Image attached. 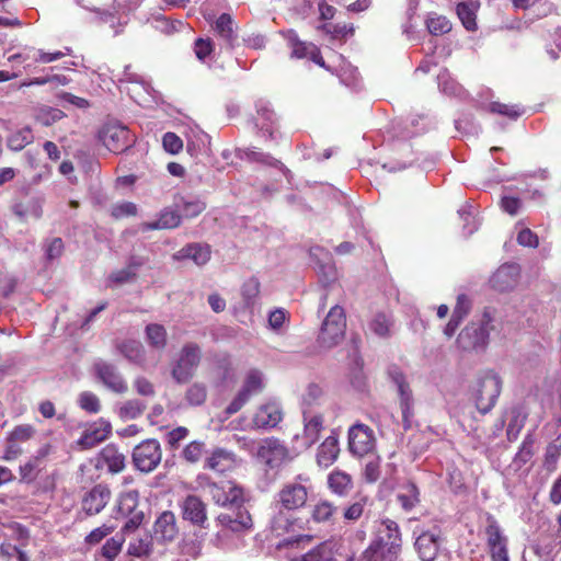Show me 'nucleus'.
I'll use <instances>...</instances> for the list:
<instances>
[{
	"instance_id": "1",
	"label": "nucleus",
	"mask_w": 561,
	"mask_h": 561,
	"mask_svg": "<svg viewBox=\"0 0 561 561\" xmlns=\"http://www.w3.org/2000/svg\"><path fill=\"white\" fill-rule=\"evenodd\" d=\"M493 317L485 310L480 319L470 321L458 334L456 346L460 352L471 353L484 351L489 344Z\"/></svg>"
},
{
	"instance_id": "2",
	"label": "nucleus",
	"mask_w": 561,
	"mask_h": 561,
	"mask_svg": "<svg viewBox=\"0 0 561 561\" xmlns=\"http://www.w3.org/2000/svg\"><path fill=\"white\" fill-rule=\"evenodd\" d=\"M502 379L493 370L481 374L471 387L470 397L481 414L489 413L502 391Z\"/></svg>"
},
{
	"instance_id": "3",
	"label": "nucleus",
	"mask_w": 561,
	"mask_h": 561,
	"mask_svg": "<svg viewBox=\"0 0 561 561\" xmlns=\"http://www.w3.org/2000/svg\"><path fill=\"white\" fill-rule=\"evenodd\" d=\"M346 330L344 309L335 305L324 318L318 335V344L323 350H330L342 342Z\"/></svg>"
},
{
	"instance_id": "4",
	"label": "nucleus",
	"mask_w": 561,
	"mask_h": 561,
	"mask_svg": "<svg viewBox=\"0 0 561 561\" xmlns=\"http://www.w3.org/2000/svg\"><path fill=\"white\" fill-rule=\"evenodd\" d=\"M202 359L201 347L196 343H186L180 350L178 357L172 364L171 376L178 383L190 381Z\"/></svg>"
},
{
	"instance_id": "5",
	"label": "nucleus",
	"mask_w": 561,
	"mask_h": 561,
	"mask_svg": "<svg viewBox=\"0 0 561 561\" xmlns=\"http://www.w3.org/2000/svg\"><path fill=\"white\" fill-rule=\"evenodd\" d=\"M388 379L397 387L399 394L400 409L402 413L403 428L407 431L411 427V421L414 415V400L412 390L403 370L396 364L387 367Z\"/></svg>"
},
{
	"instance_id": "6",
	"label": "nucleus",
	"mask_w": 561,
	"mask_h": 561,
	"mask_svg": "<svg viewBox=\"0 0 561 561\" xmlns=\"http://www.w3.org/2000/svg\"><path fill=\"white\" fill-rule=\"evenodd\" d=\"M206 483H199L201 486L206 488L208 494L214 502L220 506L239 505L244 500V491L242 488L234 484L232 481H225L220 484L210 482L207 479Z\"/></svg>"
},
{
	"instance_id": "7",
	"label": "nucleus",
	"mask_w": 561,
	"mask_h": 561,
	"mask_svg": "<svg viewBox=\"0 0 561 561\" xmlns=\"http://www.w3.org/2000/svg\"><path fill=\"white\" fill-rule=\"evenodd\" d=\"M99 138L114 153L123 152L133 144L128 128L117 123L105 124L99 131Z\"/></svg>"
},
{
	"instance_id": "8",
	"label": "nucleus",
	"mask_w": 561,
	"mask_h": 561,
	"mask_svg": "<svg viewBox=\"0 0 561 561\" xmlns=\"http://www.w3.org/2000/svg\"><path fill=\"white\" fill-rule=\"evenodd\" d=\"M374 431L366 424L356 423L348 430V448L353 455L364 457L375 449Z\"/></svg>"
},
{
	"instance_id": "9",
	"label": "nucleus",
	"mask_w": 561,
	"mask_h": 561,
	"mask_svg": "<svg viewBox=\"0 0 561 561\" xmlns=\"http://www.w3.org/2000/svg\"><path fill=\"white\" fill-rule=\"evenodd\" d=\"M133 461L136 468L142 472H150L161 461L160 444L156 439H147L137 445L133 453Z\"/></svg>"
},
{
	"instance_id": "10",
	"label": "nucleus",
	"mask_w": 561,
	"mask_h": 561,
	"mask_svg": "<svg viewBox=\"0 0 561 561\" xmlns=\"http://www.w3.org/2000/svg\"><path fill=\"white\" fill-rule=\"evenodd\" d=\"M94 371L108 390L116 393H125L127 391V382L114 365L99 360L94 364Z\"/></svg>"
},
{
	"instance_id": "11",
	"label": "nucleus",
	"mask_w": 561,
	"mask_h": 561,
	"mask_svg": "<svg viewBox=\"0 0 561 561\" xmlns=\"http://www.w3.org/2000/svg\"><path fill=\"white\" fill-rule=\"evenodd\" d=\"M442 543L440 531L423 530L415 539L414 547L422 561H434Z\"/></svg>"
},
{
	"instance_id": "12",
	"label": "nucleus",
	"mask_w": 561,
	"mask_h": 561,
	"mask_svg": "<svg viewBox=\"0 0 561 561\" xmlns=\"http://www.w3.org/2000/svg\"><path fill=\"white\" fill-rule=\"evenodd\" d=\"M520 267L516 263L501 265L490 278L492 288L499 291H508L518 284Z\"/></svg>"
},
{
	"instance_id": "13",
	"label": "nucleus",
	"mask_w": 561,
	"mask_h": 561,
	"mask_svg": "<svg viewBox=\"0 0 561 561\" xmlns=\"http://www.w3.org/2000/svg\"><path fill=\"white\" fill-rule=\"evenodd\" d=\"M297 479L300 482H288L283 488V507L287 510L301 507L307 501V488L302 482H307L309 478L304 473H299Z\"/></svg>"
},
{
	"instance_id": "14",
	"label": "nucleus",
	"mask_w": 561,
	"mask_h": 561,
	"mask_svg": "<svg viewBox=\"0 0 561 561\" xmlns=\"http://www.w3.org/2000/svg\"><path fill=\"white\" fill-rule=\"evenodd\" d=\"M286 38L291 49V57L298 59L306 58L321 67H324V60L320 54L319 48L316 45L299 41L294 31H288L286 34Z\"/></svg>"
},
{
	"instance_id": "15",
	"label": "nucleus",
	"mask_w": 561,
	"mask_h": 561,
	"mask_svg": "<svg viewBox=\"0 0 561 561\" xmlns=\"http://www.w3.org/2000/svg\"><path fill=\"white\" fill-rule=\"evenodd\" d=\"M402 548L388 545L382 539L373 540L363 552L365 561H398Z\"/></svg>"
},
{
	"instance_id": "16",
	"label": "nucleus",
	"mask_w": 561,
	"mask_h": 561,
	"mask_svg": "<svg viewBox=\"0 0 561 561\" xmlns=\"http://www.w3.org/2000/svg\"><path fill=\"white\" fill-rule=\"evenodd\" d=\"M110 499V489L105 485L98 484L83 496L82 511L90 516L96 515L106 506Z\"/></svg>"
},
{
	"instance_id": "17",
	"label": "nucleus",
	"mask_w": 561,
	"mask_h": 561,
	"mask_svg": "<svg viewBox=\"0 0 561 561\" xmlns=\"http://www.w3.org/2000/svg\"><path fill=\"white\" fill-rule=\"evenodd\" d=\"M183 518L194 525L203 526L207 520L205 503L196 495H187L181 505Z\"/></svg>"
},
{
	"instance_id": "18",
	"label": "nucleus",
	"mask_w": 561,
	"mask_h": 561,
	"mask_svg": "<svg viewBox=\"0 0 561 561\" xmlns=\"http://www.w3.org/2000/svg\"><path fill=\"white\" fill-rule=\"evenodd\" d=\"M124 80L131 83L133 87L127 88V92L131 99L138 104H142L148 101V96H152V88L141 76L129 71V67H126L124 73Z\"/></svg>"
},
{
	"instance_id": "19",
	"label": "nucleus",
	"mask_w": 561,
	"mask_h": 561,
	"mask_svg": "<svg viewBox=\"0 0 561 561\" xmlns=\"http://www.w3.org/2000/svg\"><path fill=\"white\" fill-rule=\"evenodd\" d=\"M112 426L110 422L101 419L91 424L79 439V445L83 448H92L96 444L105 440L111 433Z\"/></svg>"
},
{
	"instance_id": "20",
	"label": "nucleus",
	"mask_w": 561,
	"mask_h": 561,
	"mask_svg": "<svg viewBox=\"0 0 561 561\" xmlns=\"http://www.w3.org/2000/svg\"><path fill=\"white\" fill-rule=\"evenodd\" d=\"M339 454V439L332 434L318 447L316 456L317 465L321 468H329L336 461Z\"/></svg>"
},
{
	"instance_id": "21",
	"label": "nucleus",
	"mask_w": 561,
	"mask_h": 561,
	"mask_svg": "<svg viewBox=\"0 0 561 561\" xmlns=\"http://www.w3.org/2000/svg\"><path fill=\"white\" fill-rule=\"evenodd\" d=\"M256 457L259 461L270 469H274L280 459V443L277 438L263 439L257 448Z\"/></svg>"
},
{
	"instance_id": "22",
	"label": "nucleus",
	"mask_w": 561,
	"mask_h": 561,
	"mask_svg": "<svg viewBox=\"0 0 561 561\" xmlns=\"http://www.w3.org/2000/svg\"><path fill=\"white\" fill-rule=\"evenodd\" d=\"M210 248L207 244L192 243L188 244L173 254V259L182 261L190 259L196 265H205L210 260Z\"/></svg>"
},
{
	"instance_id": "23",
	"label": "nucleus",
	"mask_w": 561,
	"mask_h": 561,
	"mask_svg": "<svg viewBox=\"0 0 561 561\" xmlns=\"http://www.w3.org/2000/svg\"><path fill=\"white\" fill-rule=\"evenodd\" d=\"M237 466L238 460L234 454L222 448L215 449L206 459V467L220 473L230 471Z\"/></svg>"
},
{
	"instance_id": "24",
	"label": "nucleus",
	"mask_w": 561,
	"mask_h": 561,
	"mask_svg": "<svg viewBox=\"0 0 561 561\" xmlns=\"http://www.w3.org/2000/svg\"><path fill=\"white\" fill-rule=\"evenodd\" d=\"M310 255L317 260L318 273L322 280L327 284L334 280L336 277V270L331 263L330 253L320 247H313L310 249Z\"/></svg>"
},
{
	"instance_id": "25",
	"label": "nucleus",
	"mask_w": 561,
	"mask_h": 561,
	"mask_svg": "<svg viewBox=\"0 0 561 561\" xmlns=\"http://www.w3.org/2000/svg\"><path fill=\"white\" fill-rule=\"evenodd\" d=\"M280 421V410L276 403L262 405L254 415L253 423L259 428L275 427Z\"/></svg>"
},
{
	"instance_id": "26",
	"label": "nucleus",
	"mask_w": 561,
	"mask_h": 561,
	"mask_svg": "<svg viewBox=\"0 0 561 561\" xmlns=\"http://www.w3.org/2000/svg\"><path fill=\"white\" fill-rule=\"evenodd\" d=\"M328 486L335 495L347 496L353 489V479L347 472L335 469L328 476Z\"/></svg>"
},
{
	"instance_id": "27",
	"label": "nucleus",
	"mask_w": 561,
	"mask_h": 561,
	"mask_svg": "<svg viewBox=\"0 0 561 561\" xmlns=\"http://www.w3.org/2000/svg\"><path fill=\"white\" fill-rule=\"evenodd\" d=\"M116 350L129 362L144 366L146 359V351L144 345L136 340H126L116 343Z\"/></svg>"
},
{
	"instance_id": "28",
	"label": "nucleus",
	"mask_w": 561,
	"mask_h": 561,
	"mask_svg": "<svg viewBox=\"0 0 561 561\" xmlns=\"http://www.w3.org/2000/svg\"><path fill=\"white\" fill-rule=\"evenodd\" d=\"M178 528L175 516L172 512H163L154 523V535L164 541H171L175 538Z\"/></svg>"
},
{
	"instance_id": "29",
	"label": "nucleus",
	"mask_w": 561,
	"mask_h": 561,
	"mask_svg": "<svg viewBox=\"0 0 561 561\" xmlns=\"http://www.w3.org/2000/svg\"><path fill=\"white\" fill-rule=\"evenodd\" d=\"M255 125L261 131L266 133L273 139V124L276 122V114L267 101H259L256 104Z\"/></svg>"
},
{
	"instance_id": "30",
	"label": "nucleus",
	"mask_w": 561,
	"mask_h": 561,
	"mask_svg": "<svg viewBox=\"0 0 561 561\" xmlns=\"http://www.w3.org/2000/svg\"><path fill=\"white\" fill-rule=\"evenodd\" d=\"M99 463L106 466L108 471L117 473L125 467V456L114 445H107L100 453Z\"/></svg>"
},
{
	"instance_id": "31",
	"label": "nucleus",
	"mask_w": 561,
	"mask_h": 561,
	"mask_svg": "<svg viewBox=\"0 0 561 561\" xmlns=\"http://www.w3.org/2000/svg\"><path fill=\"white\" fill-rule=\"evenodd\" d=\"M376 539H382V541L388 545L393 543V546L396 545L397 547L402 548V535L400 527L397 522L390 518H383L380 520Z\"/></svg>"
},
{
	"instance_id": "32",
	"label": "nucleus",
	"mask_w": 561,
	"mask_h": 561,
	"mask_svg": "<svg viewBox=\"0 0 561 561\" xmlns=\"http://www.w3.org/2000/svg\"><path fill=\"white\" fill-rule=\"evenodd\" d=\"M323 430V416L319 413H313L304 409V432L302 434L313 445L318 439L321 431Z\"/></svg>"
},
{
	"instance_id": "33",
	"label": "nucleus",
	"mask_w": 561,
	"mask_h": 561,
	"mask_svg": "<svg viewBox=\"0 0 561 561\" xmlns=\"http://www.w3.org/2000/svg\"><path fill=\"white\" fill-rule=\"evenodd\" d=\"M138 492L135 490L122 493L117 500L114 517L121 518L134 513H141L142 511L138 510Z\"/></svg>"
},
{
	"instance_id": "34",
	"label": "nucleus",
	"mask_w": 561,
	"mask_h": 561,
	"mask_svg": "<svg viewBox=\"0 0 561 561\" xmlns=\"http://www.w3.org/2000/svg\"><path fill=\"white\" fill-rule=\"evenodd\" d=\"M214 30L216 34L226 42L227 45L230 47L233 46V43L237 39V32L234 27V22L232 18L227 14L222 13L220 14L214 24Z\"/></svg>"
},
{
	"instance_id": "35",
	"label": "nucleus",
	"mask_w": 561,
	"mask_h": 561,
	"mask_svg": "<svg viewBox=\"0 0 561 561\" xmlns=\"http://www.w3.org/2000/svg\"><path fill=\"white\" fill-rule=\"evenodd\" d=\"M125 537L116 535L105 541L101 549L94 554V561H115L122 551Z\"/></svg>"
},
{
	"instance_id": "36",
	"label": "nucleus",
	"mask_w": 561,
	"mask_h": 561,
	"mask_svg": "<svg viewBox=\"0 0 561 561\" xmlns=\"http://www.w3.org/2000/svg\"><path fill=\"white\" fill-rule=\"evenodd\" d=\"M181 224V216L172 209H164L160 213L159 218L152 222L142 224L141 229L147 230H159V229H172L176 228Z\"/></svg>"
},
{
	"instance_id": "37",
	"label": "nucleus",
	"mask_w": 561,
	"mask_h": 561,
	"mask_svg": "<svg viewBox=\"0 0 561 561\" xmlns=\"http://www.w3.org/2000/svg\"><path fill=\"white\" fill-rule=\"evenodd\" d=\"M152 546V536L145 531L129 541L127 552L136 558L147 557L151 553Z\"/></svg>"
},
{
	"instance_id": "38",
	"label": "nucleus",
	"mask_w": 561,
	"mask_h": 561,
	"mask_svg": "<svg viewBox=\"0 0 561 561\" xmlns=\"http://www.w3.org/2000/svg\"><path fill=\"white\" fill-rule=\"evenodd\" d=\"M397 500L404 511H411L420 502V492L417 486L412 482L403 484L397 494Z\"/></svg>"
},
{
	"instance_id": "39",
	"label": "nucleus",
	"mask_w": 561,
	"mask_h": 561,
	"mask_svg": "<svg viewBox=\"0 0 561 561\" xmlns=\"http://www.w3.org/2000/svg\"><path fill=\"white\" fill-rule=\"evenodd\" d=\"M12 210L21 219H39L43 214L42 202L38 198H31L24 203H16L13 205Z\"/></svg>"
},
{
	"instance_id": "40",
	"label": "nucleus",
	"mask_w": 561,
	"mask_h": 561,
	"mask_svg": "<svg viewBox=\"0 0 561 561\" xmlns=\"http://www.w3.org/2000/svg\"><path fill=\"white\" fill-rule=\"evenodd\" d=\"M147 343L157 351H163L167 346V330L163 325L151 323L145 330Z\"/></svg>"
},
{
	"instance_id": "41",
	"label": "nucleus",
	"mask_w": 561,
	"mask_h": 561,
	"mask_svg": "<svg viewBox=\"0 0 561 561\" xmlns=\"http://www.w3.org/2000/svg\"><path fill=\"white\" fill-rule=\"evenodd\" d=\"M264 388L263 374L256 369L250 370L243 381V386L240 389L245 398L250 399L253 394L261 392Z\"/></svg>"
},
{
	"instance_id": "42",
	"label": "nucleus",
	"mask_w": 561,
	"mask_h": 561,
	"mask_svg": "<svg viewBox=\"0 0 561 561\" xmlns=\"http://www.w3.org/2000/svg\"><path fill=\"white\" fill-rule=\"evenodd\" d=\"M392 319L386 313L375 314L368 323V330L378 337L387 339L391 335Z\"/></svg>"
},
{
	"instance_id": "43",
	"label": "nucleus",
	"mask_w": 561,
	"mask_h": 561,
	"mask_svg": "<svg viewBox=\"0 0 561 561\" xmlns=\"http://www.w3.org/2000/svg\"><path fill=\"white\" fill-rule=\"evenodd\" d=\"M336 514L337 507L332 502L328 500H320L314 504L311 517L316 523H330L333 522Z\"/></svg>"
},
{
	"instance_id": "44",
	"label": "nucleus",
	"mask_w": 561,
	"mask_h": 561,
	"mask_svg": "<svg viewBox=\"0 0 561 561\" xmlns=\"http://www.w3.org/2000/svg\"><path fill=\"white\" fill-rule=\"evenodd\" d=\"M485 538L488 548L501 543L502 541H508L507 537L504 535L500 524L495 519V517L491 514H486L485 517Z\"/></svg>"
},
{
	"instance_id": "45",
	"label": "nucleus",
	"mask_w": 561,
	"mask_h": 561,
	"mask_svg": "<svg viewBox=\"0 0 561 561\" xmlns=\"http://www.w3.org/2000/svg\"><path fill=\"white\" fill-rule=\"evenodd\" d=\"M218 522L232 531H241L252 527V519L248 513H240L237 518H232L229 514H221L218 516Z\"/></svg>"
},
{
	"instance_id": "46",
	"label": "nucleus",
	"mask_w": 561,
	"mask_h": 561,
	"mask_svg": "<svg viewBox=\"0 0 561 561\" xmlns=\"http://www.w3.org/2000/svg\"><path fill=\"white\" fill-rule=\"evenodd\" d=\"M312 444L304 434H294L290 446L283 447V462L285 459H293L302 451L307 450Z\"/></svg>"
},
{
	"instance_id": "47",
	"label": "nucleus",
	"mask_w": 561,
	"mask_h": 561,
	"mask_svg": "<svg viewBox=\"0 0 561 561\" xmlns=\"http://www.w3.org/2000/svg\"><path fill=\"white\" fill-rule=\"evenodd\" d=\"M34 137L32 134L31 128L24 127L15 133H13L8 138V147L9 149L13 151H21L24 149L28 144L33 141Z\"/></svg>"
},
{
	"instance_id": "48",
	"label": "nucleus",
	"mask_w": 561,
	"mask_h": 561,
	"mask_svg": "<svg viewBox=\"0 0 561 561\" xmlns=\"http://www.w3.org/2000/svg\"><path fill=\"white\" fill-rule=\"evenodd\" d=\"M146 405L138 399L125 401L118 408V415L122 420H134L142 414Z\"/></svg>"
},
{
	"instance_id": "49",
	"label": "nucleus",
	"mask_w": 561,
	"mask_h": 561,
	"mask_svg": "<svg viewBox=\"0 0 561 561\" xmlns=\"http://www.w3.org/2000/svg\"><path fill=\"white\" fill-rule=\"evenodd\" d=\"M207 399V388L202 382L192 383L185 392V401L191 407L202 405Z\"/></svg>"
},
{
	"instance_id": "50",
	"label": "nucleus",
	"mask_w": 561,
	"mask_h": 561,
	"mask_svg": "<svg viewBox=\"0 0 561 561\" xmlns=\"http://www.w3.org/2000/svg\"><path fill=\"white\" fill-rule=\"evenodd\" d=\"M64 116L65 114L61 110L46 105L38 107L35 113L36 121L44 126H50L60 121Z\"/></svg>"
},
{
	"instance_id": "51",
	"label": "nucleus",
	"mask_w": 561,
	"mask_h": 561,
	"mask_svg": "<svg viewBox=\"0 0 561 561\" xmlns=\"http://www.w3.org/2000/svg\"><path fill=\"white\" fill-rule=\"evenodd\" d=\"M489 111L493 114L503 115L514 121L523 114V110H520L518 105L504 104L500 102L490 103Z\"/></svg>"
},
{
	"instance_id": "52",
	"label": "nucleus",
	"mask_w": 561,
	"mask_h": 561,
	"mask_svg": "<svg viewBox=\"0 0 561 561\" xmlns=\"http://www.w3.org/2000/svg\"><path fill=\"white\" fill-rule=\"evenodd\" d=\"M178 207L184 217L194 218L206 209V203L199 198L184 199Z\"/></svg>"
},
{
	"instance_id": "53",
	"label": "nucleus",
	"mask_w": 561,
	"mask_h": 561,
	"mask_svg": "<svg viewBox=\"0 0 561 561\" xmlns=\"http://www.w3.org/2000/svg\"><path fill=\"white\" fill-rule=\"evenodd\" d=\"M427 28L433 35H443L451 30V24L443 15H432L426 21Z\"/></svg>"
},
{
	"instance_id": "54",
	"label": "nucleus",
	"mask_w": 561,
	"mask_h": 561,
	"mask_svg": "<svg viewBox=\"0 0 561 561\" xmlns=\"http://www.w3.org/2000/svg\"><path fill=\"white\" fill-rule=\"evenodd\" d=\"M366 456H367V461H366L365 468H364V478L367 482L374 483L380 477L379 457L376 456L374 453L366 455Z\"/></svg>"
},
{
	"instance_id": "55",
	"label": "nucleus",
	"mask_w": 561,
	"mask_h": 561,
	"mask_svg": "<svg viewBox=\"0 0 561 561\" xmlns=\"http://www.w3.org/2000/svg\"><path fill=\"white\" fill-rule=\"evenodd\" d=\"M41 466L38 457L30 458L24 465L20 466L21 481L27 483L34 481L41 470Z\"/></svg>"
},
{
	"instance_id": "56",
	"label": "nucleus",
	"mask_w": 561,
	"mask_h": 561,
	"mask_svg": "<svg viewBox=\"0 0 561 561\" xmlns=\"http://www.w3.org/2000/svg\"><path fill=\"white\" fill-rule=\"evenodd\" d=\"M116 526L111 524H103L100 527L91 530L84 538V542L87 545H98L100 543L106 536L111 535L115 530Z\"/></svg>"
},
{
	"instance_id": "57",
	"label": "nucleus",
	"mask_w": 561,
	"mask_h": 561,
	"mask_svg": "<svg viewBox=\"0 0 561 561\" xmlns=\"http://www.w3.org/2000/svg\"><path fill=\"white\" fill-rule=\"evenodd\" d=\"M524 422L525 416H523L519 411L513 410L512 417L506 430V436L508 440L513 442L517 439L522 428L524 427Z\"/></svg>"
},
{
	"instance_id": "58",
	"label": "nucleus",
	"mask_w": 561,
	"mask_h": 561,
	"mask_svg": "<svg viewBox=\"0 0 561 561\" xmlns=\"http://www.w3.org/2000/svg\"><path fill=\"white\" fill-rule=\"evenodd\" d=\"M457 14L468 31H474L477 27L476 14L467 3H458Z\"/></svg>"
},
{
	"instance_id": "59",
	"label": "nucleus",
	"mask_w": 561,
	"mask_h": 561,
	"mask_svg": "<svg viewBox=\"0 0 561 561\" xmlns=\"http://www.w3.org/2000/svg\"><path fill=\"white\" fill-rule=\"evenodd\" d=\"M534 443H535V439H534L533 435L528 434L524 438L523 444L515 456L516 462L524 465L527 461H529V459L534 455Z\"/></svg>"
},
{
	"instance_id": "60",
	"label": "nucleus",
	"mask_w": 561,
	"mask_h": 561,
	"mask_svg": "<svg viewBox=\"0 0 561 561\" xmlns=\"http://www.w3.org/2000/svg\"><path fill=\"white\" fill-rule=\"evenodd\" d=\"M79 405L90 413H98L101 408L99 398L89 391H84L79 396Z\"/></svg>"
},
{
	"instance_id": "61",
	"label": "nucleus",
	"mask_w": 561,
	"mask_h": 561,
	"mask_svg": "<svg viewBox=\"0 0 561 561\" xmlns=\"http://www.w3.org/2000/svg\"><path fill=\"white\" fill-rule=\"evenodd\" d=\"M260 293V283L256 278H250L242 285V297L248 306L254 302Z\"/></svg>"
},
{
	"instance_id": "62",
	"label": "nucleus",
	"mask_w": 561,
	"mask_h": 561,
	"mask_svg": "<svg viewBox=\"0 0 561 561\" xmlns=\"http://www.w3.org/2000/svg\"><path fill=\"white\" fill-rule=\"evenodd\" d=\"M367 499L365 496H360L357 501L352 503L348 507L345 508L343 513V517L346 520H357L360 518L364 512V507L366 505Z\"/></svg>"
},
{
	"instance_id": "63",
	"label": "nucleus",
	"mask_w": 561,
	"mask_h": 561,
	"mask_svg": "<svg viewBox=\"0 0 561 561\" xmlns=\"http://www.w3.org/2000/svg\"><path fill=\"white\" fill-rule=\"evenodd\" d=\"M194 50L201 61H206L214 50V43L210 38H198L195 42Z\"/></svg>"
},
{
	"instance_id": "64",
	"label": "nucleus",
	"mask_w": 561,
	"mask_h": 561,
	"mask_svg": "<svg viewBox=\"0 0 561 561\" xmlns=\"http://www.w3.org/2000/svg\"><path fill=\"white\" fill-rule=\"evenodd\" d=\"M299 561H334L329 557V553L325 550L323 545H320L304 556L300 557Z\"/></svg>"
}]
</instances>
